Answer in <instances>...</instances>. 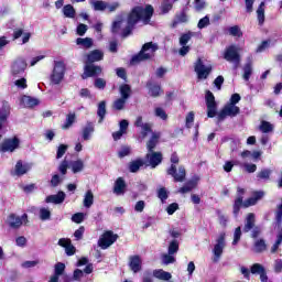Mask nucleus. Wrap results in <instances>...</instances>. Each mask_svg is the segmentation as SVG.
Returning <instances> with one entry per match:
<instances>
[{"label": "nucleus", "mask_w": 282, "mask_h": 282, "mask_svg": "<svg viewBox=\"0 0 282 282\" xmlns=\"http://www.w3.org/2000/svg\"><path fill=\"white\" fill-rule=\"evenodd\" d=\"M151 17H153V7L151 4H147L145 7H135L128 17L127 25L124 26L126 22L122 18H118L112 23L111 32L113 34H118V32L121 31L122 36H129L135 23L149 25V23H151Z\"/></svg>", "instance_id": "nucleus-1"}, {"label": "nucleus", "mask_w": 282, "mask_h": 282, "mask_svg": "<svg viewBox=\"0 0 282 282\" xmlns=\"http://www.w3.org/2000/svg\"><path fill=\"white\" fill-rule=\"evenodd\" d=\"M105 58V53L100 50H94L87 55V62L84 67V74L82 78H94L96 76H100L102 74V67L96 66L91 63H98V61H102Z\"/></svg>", "instance_id": "nucleus-2"}, {"label": "nucleus", "mask_w": 282, "mask_h": 282, "mask_svg": "<svg viewBox=\"0 0 282 282\" xmlns=\"http://www.w3.org/2000/svg\"><path fill=\"white\" fill-rule=\"evenodd\" d=\"M243 193H246V189L238 187V196L234 204V215H239V209L241 208V205L245 206V208L254 206V204H257V202L261 199L264 195L263 192H254L252 197L243 203Z\"/></svg>", "instance_id": "nucleus-3"}, {"label": "nucleus", "mask_w": 282, "mask_h": 282, "mask_svg": "<svg viewBox=\"0 0 282 282\" xmlns=\"http://www.w3.org/2000/svg\"><path fill=\"white\" fill-rule=\"evenodd\" d=\"M155 52H158V44H153V42L145 43L141 52L132 57V65H135V63H141V61H149V58H153Z\"/></svg>", "instance_id": "nucleus-4"}, {"label": "nucleus", "mask_w": 282, "mask_h": 282, "mask_svg": "<svg viewBox=\"0 0 282 282\" xmlns=\"http://www.w3.org/2000/svg\"><path fill=\"white\" fill-rule=\"evenodd\" d=\"M65 72H67V66L63 61H55L53 65V70L51 74V83L53 85H61L65 79Z\"/></svg>", "instance_id": "nucleus-5"}, {"label": "nucleus", "mask_w": 282, "mask_h": 282, "mask_svg": "<svg viewBox=\"0 0 282 282\" xmlns=\"http://www.w3.org/2000/svg\"><path fill=\"white\" fill-rule=\"evenodd\" d=\"M194 72L196 73L198 80H206V78L210 76V72H213V65L205 64L202 58H198L194 64Z\"/></svg>", "instance_id": "nucleus-6"}, {"label": "nucleus", "mask_w": 282, "mask_h": 282, "mask_svg": "<svg viewBox=\"0 0 282 282\" xmlns=\"http://www.w3.org/2000/svg\"><path fill=\"white\" fill-rule=\"evenodd\" d=\"M225 248H226V234L223 232L217 237L214 243L213 254H214L215 263H217V261L221 259V254H224Z\"/></svg>", "instance_id": "nucleus-7"}, {"label": "nucleus", "mask_w": 282, "mask_h": 282, "mask_svg": "<svg viewBox=\"0 0 282 282\" xmlns=\"http://www.w3.org/2000/svg\"><path fill=\"white\" fill-rule=\"evenodd\" d=\"M118 241V235L113 234V231L108 230L104 232L99 240H98V246L101 248V250H107V248H110V246H113Z\"/></svg>", "instance_id": "nucleus-8"}, {"label": "nucleus", "mask_w": 282, "mask_h": 282, "mask_svg": "<svg viewBox=\"0 0 282 282\" xmlns=\"http://www.w3.org/2000/svg\"><path fill=\"white\" fill-rule=\"evenodd\" d=\"M239 107L232 104H226L225 107L218 112L217 118L218 121L221 122L226 120V118H235L239 116Z\"/></svg>", "instance_id": "nucleus-9"}, {"label": "nucleus", "mask_w": 282, "mask_h": 282, "mask_svg": "<svg viewBox=\"0 0 282 282\" xmlns=\"http://www.w3.org/2000/svg\"><path fill=\"white\" fill-rule=\"evenodd\" d=\"M239 46L237 45H230L226 48L224 58L225 61H228V63H235L236 65L239 64Z\"/></svg>", "instance_id": "nucleus-10"}, {"label": "nucleus", "mask_w": 282, "mask_h": 282, "mask_svg": "<svg viewBox=\"0 0 282 282\" xmlns=\"http://www.w3.org/2000/svg\"><path fill=\"white\" fill-rule=\"evenodd\" d=\"M7 223L10 228H21L23 225L25 226V224H28V214H23L22 216L10 214Z\"/></svg>", "instance_id": "nucleus-11"}, {"label": "nucleus", "mask_w": 282, "mask_h": 282, "mask_svg": "<svg viewBox=\"0 0 282 282\" xmlns=\"http://www.w3.org/2000/svg\"><path fill=\"white\" fill-rule=\"evenodd\" d=\"M19 138L14 137L12 139H7L2 142L1 147H0V151L1 153H12L14 151H17V149H19Z\"/></svg>", "instance_id": "nucleus-12"}, {"label": "nucleus", "mask_w": 282, "mask_h": 282, "mask_svg": "<svg viewBox=\"0 0 282 282\" xmlns=\"http://www.w3.org/2000/svg\"><path fill=\"white\" fill-rule=\"evenodd\" d=\"M28 69V63L25 62V58L19 57L11 64V74L12 76H19L23 74Z\"/></svg>", "instance_id": "nucleus-13"}, {"label": "nucleus", "mask_w": 282, "mask_h": 282, "mask_svg": "<svg viewBox=\"0 0 282 282\" xmlns=\"http://www.w3.org/2000/svg\"><path fill=\"white\" fill-rule=\"evenodd\" d=\"M206 105L208 118H215L217 116V102H215V95L210 90L206 93Z\"/></svg>", "instance_id": "nucleus-14"}, {"label": "nucleus", "mask_w": 282, "mask_h": 282, "mask_svg": "<svg viewBox=\"0 0 282 282\" xmlns=\"http://www.w3.org/2000/svg\"><path fill=\"white\" fill-rule=\"evenodd\" d=\"M30 171H32V163L23 162L20 160L17 162L12 175L21 177L23 175H26V173H30Z\"/></svg>", "instance_id": "nucleus-15"}, {"label": "nucleus", "mask_w": 282, "mask_h": 282, "mask_svg": "<svg viewBox=\"0 0 282 282\" xmlns=\"http://www.w3.org/2000/svg\"><path fill=\"white\" fill-rule=\"evenodd\" d=\"M167 175H172V177H174V182H184V178L186 177V169H184V166H180L177 171L175 165L172 164L167 170Z\"/></svg>", "instance_id": "nucleus-16"}, {"label": "nucleus", "mask_w": 282, "mask_h": 282, "mask_svg": "<svg viewBox=\"0 0 282 282\" xmlns=\"http://www.w3.org/2000/svg\"><path fill=\"white\" fill-rule=\"evenodd\" d=\"M147 162L149 166L152 169H155V166H159V164H162V153L160 152H149L147 154Z\"/></svg>", "instance_id": "nucleus-17"}, {"label": "nucleus", "mask_w": 282, "mask_h": 282, "mask_svg": "<svg viewBox=\"0 0 282 282\" xmlns=\"http://www.w3.org/2000/svg\"><path fill=\"white\" fill-rule=\"evenodd\" d=\"M129 268L134 274L142 270V258L140 256H131L129 259Z\"/></svg>", "instance_id": "nucleus-18"}, {"label": "nucleus", "mask_w": 282, "mask_h": 282, "mask_svg": "<svg viewBox=\"0 0 282 282\" xmlns=\"http://www.w3.org/2000/svg\"><path fill=\"white\" fill-rule=\"evenodd\" d=\"M58 246H61L62 248H65V252L66 254H68V257H72L73 254L76 253V247L73 246L72 240L67 238H61L58 240Z\"/></svg>", "instance_id": "nucleus-19"}, {"label": "nucleus", "mask_w": 282, "mask_h": 282, "mask_svg": "<svg viewBox=\"0 0 282 282\" xmlns=\"http://www.w3.org/2000/svg\"><path fill=\"white\" fill-rule=\"evenodd\" d=\"M197 184H199V176L194 175L191 181L178 189V193H191L193 188H197Z\"/></svg>", "instance_id": "nucleus-20"}, {"label": "nucleus", "mask_w": 282, "mask_h": 282, "mask_svg": "<svg viewBox=\"0 0 282 282\" xmlns=\"http://www.w3.org/2000/svg\"><path fill=\"white\" fill-rule=\"evenodd\" d=\"M134 126L141 128V140H144L147 138V134L151 133V126L150 123H144L142 121V117H138Z\"/></svg>", "instance_id": "nucleus-21"}, {"label": "nucleus", "mask_w": 282, "mask_h": 282, "mask_svg": "<svg viewBox=\"0 0 282 282\" xmlns=\"http://www.w3.org/2000/svg\"><path fill=\"white\" fill-rule=\"evenodd\" d=\"M20 105L24 108L36 107V105H39V99L24 95L20 98Z\"/></svg>", "instance_id": "nucleus-22"}, {"label": "nucleus", "mask_w": 282, "mask_h": 282, "mask_svg": "<svg viewBox=\"0 0 282 282\" xmlns=\"http://www.w3.org/2000/svg\"><path fill=\"white\" fill-rule=\"evenodd\" d=\"M94 124L91 122H88L85 128L82 130V138L85 142L91 140V137L94 135Z\"/></svg>", "instance_id": "nucleus-23"}, {"label": "nucleus", "mask_w": 282, "mask_h": 282, "mask_svg": "<svg viewBox=\"0 0 282 282\" xmlns=\"http://www.w3.org/2000/svg\"><path fill=\"white\" fill-rule=\"evenodd\" d=\"M46 204H63L65 202V194L64 192H58L55 195H50L45 199Z\"/></svg>", "instance_id": "nucleus-24"}, {"label": "nucleus", "mask_w": 282, "mask_h": 282, "mask_svg": "<svg viewBox=\"0 0 282 282\" xmlns=\"http://www.w3.org/2000/svg\"><path fill=\"white\" fill-rule=\"evenodd\" d=\"M160 132H153L150 140L147 143V149L149 151V153L153 152V149H155V147H158V142L160 140Z\"/></svg>", "instance_id": "nucleus-25"}, {"label": "nucleus", "mask_w": 282, "mask_h": 282, "mask_svg": "<svg viewBox=\"0 0 282 282\" xmlns=\"http://www.w3.org/2000/svg\"><path fill=\"white\" fill-rule=\"evenodd\" d=\"M76 45H79L84 50H90V47H94V40L91 37H78Z\"/></svg>", "instance_id": "nucleus-26"}, {"label": "nucleus", "mask_w": 282, "mask_h": 282, "mask_svg": "<svg viewBox=\"0 0 282 282\" xmlns=\"http://www.w3.org/2000/svg\"><path fill=\"white\" fill-rule=\"evenodd\" d=\"M89 3L95 12H105L107 10V2L102 0H89Z\"/></svg>", "instance_id": "nucleus-27"}, {"label": "nucleus", "mask_w": 282, "mask_h": 282, "mask_svg": "<svg viewBox=\"0 0 282 282\" xmlns=\"http://www.w3.org/2000/svg\"><path fill=\"white\" fill-rule=\"evenodd\" d=\"M127 188V184L124 183V180L122 177H119L113 187V193L116 195H124V189Z\"/></svg>", "instance_id": "nucleus-28"}, {"label": "nucleus", "mask_w": 282, "mask_h": 282, "mask_svg": "<svg viewBox=\"0 0 282 282\" xmlns=\"http://www.w3.org/2000/svg\"><path fill=\"white\" fill-rule=\"evenodd\" d=\"M147 86H148L150 96H153V98H158V96L162 94V88L160 87V85L153 84V80H150Z\"/></svg>", "instance_id": "nucleus-29"}, {"label": "nucleus", "mask_w": 282, "mask_h": 282, "mask_svg": "<svg viewBox=\"0 0 282 282\" xmlns=\"http://www.w3.org/2000/svg\"><path fill=\"white\" fill-rule=\"evenodd\" d=\"M153 276H155V279H160V281H171V279H173V275L170 272L162 269L154 270Z\"/></svg>", "instance_id": "nucleus-30"}, {"label": "nucleus", "mask_w": 282, "mask_h": 282, "mask_svg": "<svg viewBox=\"0 0 282 282\" xmlns=\"http://www.w3.org/2000/svg\"><path fill=\"white\" fill-rule=\"evenodd\" d=\"M257 19L259 25L265 23V2H261L257 9Z\"/></svg>", "instance_id": "nucleus-31"}, {"label": "nucleus", "mask_w": 282, "mask_h": 282, "mask_svg": "<svg viewBox=\"0 0 282 282\" xmlns=\"http://www.w3.org/2000/svg\"><path fill=\"white\" fill-rule=\"evenodd\" d=\"M258 129L261 133H272L274 131V124L270 123V121L262 120Z\"/></svg>", "instance_id": "nucleus-32"}, {"label": "nucleus", "mask_w": 282, "mask_h": 282, "mask_svg": "<svg viewBox=\"0 0 282 282\" xmlns=\"http://www.w3.org/2000/svg\"><path fill=\"white\" fill-rule=\"evenodd\" d=\"M83 204L85 208H91L94 206V192L91 189L85 193Z\"/></svg>", "instance_id": "nucleus-33"}, {"label": "nucleus", "mask_w": 282, "mask_h": 282, "mask_svg": "<svg viewBox=\"0 0 282 282\" xmlns=\"http://www.w3.org/2000/svg\"><path fill=\"white\" fill-rule=\"evenodd\" d=\"M21 36H22V43L25 44L30 41V37L32 36V34L30 32L24 33L22 31V29L15 30L14 33H13V37L14 39H21Z\"/></svg>", "instance_id": "nucleus-34"}, {"label": "nucleus", "mask_w": 282, "mask_h": 282, "mask_svg": "<svg viewBox=\"0 0 282 282\" xmlns=\"http://www.w3.org/2000/svg\"><path fill=\"white\" fill-rule=\"evenodd\" d=\"M69 167L73 173H80L85 169V162L83 160L72 161Z\"/></svg>", "instance_id": "nucleus-35"}, {"label": "nucleus", "mask_w": 282, "mask_h": 282, "mask_svg": "<svg viewBox=\"0 0 282 282\" xmlns=\"http://www.w3.org/2000/svg\"><path fill=\"white\" fill-rule=\"evenodd\" d=\"M8 116H10V104L3 101L2 107L0 108V120L2 122L8 120Z\"/></svg>", "instance_id": "nucleus-36"}, {"label": "nucleus", "mask_w": 282, "mask_h": 282, "mask_svg": "<svg viewBox=\"0 0 282 282\" xmlns=\"http://www.w3.org/2000/svg\"><path fill=\"white\" fill-rule=\"evenodd\" d=\"M62 12L66 19H74V17H76V9H74L72 4L64 6Z\"/></svg>", "instance_id": "nucleus-37"}, {"label": "nucleus", "mask_w": 282, "mask_h": 282, "mask_svg": "<svg viewBox=\"0 0 282 282\" xmlns=\"http://www.w3.org/2000/svg\"><path fill=\"white\" fill-rule=\"evenodd\" d=\"M119 93L121 98H123L124 100H129V98H131V86L123 84L119 87Z\"/></svg>", "instance_id": "nucleus-38"}, {"label": "nucleus", "mask_w": 282, "mask_h": 282, "mask_svg": "<svg viewBox=\"0 0 282 282\" xmlns=\"http://www.w3.org/2000/svg\"><path fill=\"white\" fill-rule=\"evenodd\" d=\"M252 228H254V214H248L246 218L243 232H250Z\"/></svg>", "instance_id": "nucleus-39"}, {"label": "nucleus", "mask_w": 282, "mask_h": 282, "mask_svg": "<svg viewBox=\"0 0 282 282\" xmlns=\"http://www.w3.org/2000/svg\"><path fill=\"white\" fill-rule=\"evenodd\" d=\"M39 215L41 221H50L52 219V212L47 207L40 208Z\"/></svg>", "instance_id": "nucleus-40"}, {"label": "nucleus", "mask_w": 282, "mask_h": 282, "mask_svg": "<svg viewBox=\"0 0 282 282\" xmlns=\"http://www.w3.org/2000/svg\"><path fill=\"white\" fill-rule=\"evenodd\" d=\"M144 166V161L142 160H135L130 162L129 164V171L130 173H138L140 171V167Z\"/></svg>", "instance_id": "nucleus-41"}, {"label": "nucleus", "mask_w": 282, "mask_h": 282, "mask_svg": "<svg viewBox=\"0 0 282 282\" xmlns=\"http://www.w3.org/2000/svg\"><path fill=\"white\" fill-rule=\"evenodd\" d=\"M39 263H41V261L39 259L26 260L21 263V268H23V270H32V268H36V265H39Z\"/></svg>", "instance_id": "nucleus-42"}, {"label": "nucleus", "mask_w": 282, "mask_h": 282, "mask_svg": "<svg viewBox=\"0 0 282 282\" xmlns=\"http://www.w3.org/2000/svg\"><path fill=\"white\" fill-rule=\"evenodd\" d=\"M193 36H195V32L183 33L180 37V45H187Z\"/></svg>", "instance_id": "nucleus-43"}, {"label": "nucleus", "mask_w": 282, "mask_h": 282, "mask_svg": "<svg viewBox=\"0 0 282 282\" xmlns=\"http://www.w3.org/2000/svg\"><path fill=\"white\" fill-rule=\"evenodd\" d=\"M268 245H265V240L260 239L254 242V252H264L267 250Z\"/></svg>", "instance_id": "nucleus-44"}, {"label": "nucleus", "mask_w": 282, "mask_h": 282, "mask_svg": "<svg viewBox=\"0 0 282 282\" xmlns=\"http://www.w3.org/2000/svg\"><path fill=\"white\" fill-rule=\"evenodd\" d=\"M251 274H262L265 272V267H263L261 263H254L250 268Z\"/></svg>", "instance_id": "nucleus-45"}, {"label": "nucleus", "mask_w": 282, "mask_h": 282, "mask_svg": "<svg viewBox=\"0 0 282 282\" xmlns=\"http://www.w3.org/2000/svg\"><path fill=\"white\" fill-rule=\"evenodd\" d=\"M180 250V242L177 240H172L167 247L169 254H176Z\"/></svg>", "instance_id": "nucleus-46"}, {"label": "nucleus", "mask_w": 282, "mask_h": 282, "mask_svg": "<svg viewBox=\"0 0 282 282\" xmlns=\"http://www.w3.org/2000/svg\"><path fill=\"white\" fill-rule=\"evenodd\" d=\"M97 113L100 118L99 122L105 120V115L107 113V105L105 104V101L99 102Z\"/></svg>", "instance_id": "nucleus-47"}, {"label": "nucleus", "mask_w": 282, "mask_h": 282, "mask_svg": "<svg viewBox=\"0 0 282 282\" xmlns=\"http://www.w3.org/2000/svg\"><path fill=\"white\" fill-rule=\"evenodd\" d=\"M243 80H250V76H252V63H247L243 67Z\"/></svg>", "instance_id": "nucleus-48"}, {"label": "nucleus", "mask_w": 282, "mask_h": 282, "mask_svg": "<svg viewBox=\"0 0 282 282\" xmlns=\"http://www.w3.org/2000/svg\"><path fill=\"white\" fill-rule=\"evenodd\" d=\"M124 105H127V99L120 97L117 100H115L113 109H116L117 111H122V109H124Z\"/></svg>", "instance_id": "nucleus-49"}, {"label": "nucleus", "mask_w": 282, "mask_h": 282, "mask_svg": "<svg viewBox=\"0 0 282 282\" xmlns=\"http://www.w3.org/2000/svg\"><path fill=\"white\" fill-rule=\"evenodd\" d=\"M228 32L231 36H237L240 39V36H243V33L241 32V28L239 25H234L228 29Z\"/></svg>", "instance_id": "nucleus-50"}, {"label": "nucleus", "mask_w": 282, "mask_h": 282, "mask_svg": "<svg viewBox=\"0 0 282 282\" xmlns=\"http://www.w3.org/2000/svg\"><path fill=\"white\" fill-rule=\"evenodd\" d=\"M271 45H274V42L272 40H265L258 46L257 52H265V50H268Z\"/></svg>", "instance_id": "nucleus-51"}, {"label": "nucleus", "mask_w": 282, "mask_h": 282, "mask_svg": "<svg viewBox=\"0 0 282 282\" xmlns=\"http://www.w3.org/2000/svg\"><path fill=\"white\" fill-rule=\"evenodd\" d=\"M76 122V115L68 113L66 117V122L63 124V129H69Z\"/></svg>", "instance_id": "nucleus-52"}, {"label": "nucleus", "mask_w": 282, "mask_h": 282, "mask_svg": "<svg viewBox=\"0 0 282 282\" xmlns=\"http://www.w3.org/2000/svg\"><path fill=\"white\" fill-rule=\"evenodd\" d=\"M85 217H87V214L77 213L72 216V221H74V224H83V221H85Z\"/></svg>", "instance_id": "nucleus-53"}, {"label": "nucleus", "mask_w": 282, "mask_h": 282, "mask_svg": "<svg viewBox=\"0 0 282 282\" xmlns=\"http://www.w3.org/2000/svg\"><path fill=\"white\" fill-rule=\"evenodd\" d=\"M63 272H65V263L63 262H58L55 264V273L53 276H56L57 279H59L61 274H63Z\"/></svg>", "instance_id": "nucleus-54"}, {"label": "nucleus", "mask_w": 282, "mask_h": 282, "mask_svg": "<svg viewBox=\"0 0 282 282\" xmlns=\"http://www.w3.org/2000/svg\"><path fill=\"white\" fill-rule=\"evenodd\" d=\"M208 25H210V18L206 15L198 21L197 28L198 30H204V28H208Z\"/></svg>", "instance_id": "nucleus-55"}, {"label": "nucleus", "mask_w": 282, "mask_h": 282, "mask_svg": "<svg viewBox=\"0 0 282 282\" xmlns=\"http://www.w3.org/2000/svg\"><path fill=\"white\" fill-rule=\"evenodd\" d=\"M162 261H163L164 265L175 263V256H173L171 253H165L162 256Z\"/></svg>", "instance_id": "nucleus-56"}, {"label": "nucleus", "mask_w": 282, "mask_h": 282, "mask_svg": "<svg viewBox=\"0 0 282 282\" xmlns=\"http://www.w3.org/2000/svg\"><path fill=\"white\" fill-rule=\"evenodd\" d=\"M14 85L18 87V89H28V79L25 77L17 79Z\"/></svg>", "instance_id": "nucleus-57"}, {"label": "nucleus", "mask_w": 282, "mask_h": 282, "mask_svg": "<svg viewBox=\"0 0 282 282\" xmlns=\"http://www.w3.org/2000/svg\"><path fill=\"white\" fill-rule=\"evenodd\" d=\"M87 30H89V28L87 26V24H78L76 32L78 34V36H85V34H87Z\"/></svg>", "instance_id": "nucleus-58"}, {"label": "nucleus", "mask_w": 282, "mask_h": 282, "mask_svg": "<svg viewBox=\"0 0 282 282\" xmlns=\"http://www.w3.org/2000/svg\"><path fill=\"white\" fill-rule=\"evenodd\" d=\"M154 113L156 118H161V120H166V118H169V116L166 115V111H164V109L160 107L155 108Z\"/></svg>", "instance_id": "nucleus-59"}, {"label": "nucleus", "mask_w": 282, "mask_h": 282, "mask_svg": "<svg viewBox=\"0 0 282 282\" xmlns=\"http://www.w3.org/2000/svg\"><path fill=\"white\" fill-rule=\"evenodd\" d=\"M61 182H63V177H61L58 174H54L51 178V186H53V188H56V186H58Z\"/></svg>", "instance_id": "nucleus-60"}, {"label": "nucleus", "mask_w": 282, "mask_h": 282, "mask_svg": "<svg viewBox=\"0 0 282 282\" xmlns=\"http://www.w3.org/2000/svg\"><path fill=\"white\" fill-rule=\"evenodd\" d=\"M130 154H131V148L127 145L122 147L118 152L119 158H127V155H130Z\"/></svg>", "instance_id": "nucleus-61"}, {"label": "nucleus", "mask_w": 282, "mask_h": 282, "mask_svg": "<svg viewBox=\"0 0 282 282\" xmlns=\"http://www.w3.org/2000/svg\"><path fill=\"white\" fill-rule=\"evenodd\" d=\"M241 239V227L236 228L235 232H234V241H232V246H237V243H239Z\"/></svg>", "instance_id": "nucleus-62"}, {"label": "nucleus", "mask_w": 282, "mask_h": 282, "mask_svg": "<svg viewBox=\"0 0 282 282\" xmlns=\"http://www.w3.org/2000/svg\"><path fill=\"white\" fill-rule=\"evenodd\" d=\"M270 175H272V170H262L259 172V180H270Z\"/></svg>", "instance_id": "nucleus-63"}, {"label": "nucleus", "mask_w": 282, "mask_h": 282, "mask_svg": "<svg viewBox=\"0 0 282 282\" xmlns=\"http://www.w3.org/2000/svg\"><path fill=\"white\" fill-rule=\"evenodd\" d=\"M242 166L247 173H254L257 171V164L243 163Z\"/></svg>", "instance_id": "nucleus-64"}]
</instances>
